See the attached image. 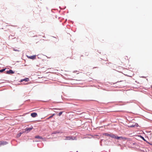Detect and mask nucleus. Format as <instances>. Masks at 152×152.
I'll use <instances>...</instances> for the list:
<instances>
[{
    "label": "nucleus",
    "instance_id": "obj_26",
    "mask_svg": "<svg viewBox=\"0 0 152 152\" xmlns=\"http://www.w3.org/2000/svg\"><path fill=\"white\" fill-rule=\"evenodd\" d=\"M150 145H152V143H151Z\"/></svg>",
    "mask_w": 152,
    "mask_h": 152
},
{
    "label": "nucleus",
    "instance_id": "obj_33",
    "mask_svg": "<svg viewBox=\"0 0 152 152\" xmlns=\"http://www.w3.org/2000/svg\"><path fill=\"white\" fill-rule=\"evenodd\" d=\"M1 116V115L0 114V116Z\"/></svg>",
    "mask_w": 152,
    "mask_h": 152
},
{
    "label": "nucleus",
    "instance_id": "obj_17",
    "mask_svg": "<svg viewBox=\"0 0 152 152\" xmlns=\"http://www.w3.org/2000/svg\"><path fill=\"white\" fill-rule=\"evenodd\" d=\"M55 115V114H53L51 115H50L48 118V119H49L50 118H52L53 117V116H54Z\"/></svg>",
    "mask_w": 152,
    "mask_h": 152
},
{
    "label": "nucleus",
    "instance_id": "obj_2",
    "mask_svg": "<svg viewBox=\"0 0 152 152\" xmlns=\"http://www.w3.org/2000/svg\"><path fill=\"white\" fill-rule=\"evenodd\" d=\"M33 129V127L32 126H31L30 127H27L25 129L24 132H27V133L30 132Z\"/></svg>",
    "mask_w": 152,
    "mask_h": 152
},
{
    "label": "nucleus",
    "instance_id": "obj_29",
    "mask_svg": "<svg viewBox=\"0 0 152 152\" xmlns=\"http://www.w3.org/2000/svg\"><path fill=\"white\" fill-rule=\"evenodd\" d=\"M143 77V78H144V77H144V76H143V77Z\"/></svg>",
    "mask_w": 152,
    "mask_h": 152
},
{
    "label": "nucleus",
    "instance_id": "obj_13",
    "mask_svg": "<svg viewBox=\"0 0 152 152\" xmlns=\"http://www.w3.org/2000/svg\"><path fill=\"white\" fill-rule=\"evenodd\" d=\"M103 135L107 136H109L110 137V134L107 133H104L103 134Z\"/></svg>",
    "mask_w": 152,
    "mask_h": 152
},
{
    "label": "nucleus",
    "instance_id": "obj_27",
    "mask_svg": "<svg viewBox=\"0 0 152 152\" xmlns=\"http://www.w3.org/2000/svg\"><path fill=\"white\" fill-rule=\"evenodd\" d=\"M100 143V145L101 146H102V143Z\"/></svg>",
    "mask_w": 152,
    "mask_h": 152
},
{
    "label": "nucleus",
    "instance_id": "obj_9",
    "mask_svg": "<svg viewBox=\"0 0 152 152\" xmlns=\"http://www.w3.org/2000/svg\"><path fill=\"white\" fill-rule=\"evenodd\" d=\"M25 132L24 131H22L21 132H20L19 133H18L17 135V137H20L21 134H23V133Z\"/></svg>",
    "mask_w": 152,
    "mask_h": 152
},
{
    "label": "nucleus",
    "instance_id": "obj_19",
    "mask_svg": "<svg viewBox=\"0 0 152 152\" xmlns=\"http://www.w3.org/2000/svg\"><path fill=\"white\" fill-rule=\"evenodd\" d=\"M6 69H2L0 70V72H2L5 71Z\"/></svg>",
    "mask_w": 152,
    "mask_h": 152
},
{
    "label": "nucleus",
    "instance_id": "obj_12",
    "mask_svg": "<svg viewBox=\"0 0 152 152\" xmlns=\"http://www.w3.org/2000/svg\"><path fill=\"white\" fill-rule=\"evenodd\" d=\"M1 141V145H5L8 144V142L7 141Z\"/></svg>",
    "mask_w": 152,
    "mask_h": 152
},
{
    "label": "nucleus",
    "instance_id": "obj_20",
    "mask_svg": "<svg viewBox=\"0 0 152 152\" xmlns=\"http://www.w3.org/2000/svg\"><path fill=\"white\" fill-rule=\"evenodd\" d=\"M53 109L54 110H62V109L61 108L58 109V108H54Z\"/></svg>",
    "mask_w": 152,
    "mask_h": 152
},
{
    "label": "nucleus",
    "instance_id": "obj_5",
    "mask_svg": "<svg viewBox=\"0 0 152 152\" xmlns=\"http://www.w3.org/2000/svg\"><path fill=\"white\" fill-rule=\"evenodd\" d=\"M36 55H33L31 56H27L28 58L32 59H34L36 58Z\"/></svg>",
    "mask_w": 152,
    "mask_h": 152
},
{
    "label": "nucleus",
    "instance_id": "obj_30",
    "mask_svg": "<svg viewBox=\"0 0 152 152\" xmlns=\"http://www.w3.org/2000/svg\"><path fill=\"white\" fill-rule=\"evenodd\" d=\"M4 83V82H1V83Z\"/></svg>",
    "mask_w": 152,
    "mask_h": 152
},
{
    "label": "nucleus",
    "instance_id": "obj_22",
    "mask_svg": "<svg viewBox=\"0 0 152 152\" xmlns=\"http://www.w3.org/2000/svg\"><path fill=\"white\" fill-rule=\"evenodd\" d=\"M13 50L14 51H19V50H18L17 49H13Z\"/></svg>",
    "mask_w": 152,
    "mask_h": 152
},
{
    "label": "nucleus",
    "instance_id": "obj_31",
    "mask_svg": "<svg viewBox=\"0 0 152 152\" xmlns=\"http://www.w3.org/2000/svg\"><path fill=\"white\" fill-rule=\"evenodd\" d=\"M99 53H100V52H99Z\"/></svg>",
    "mask_w": 152,
    "mask_h": 152
},
{
    "label": "nucleus",
    "instance_id": "obj_8",
    "mask_svg": "<svg viewBox=\"0 0 152 152\" xmlns=\"http://www.w3.org/2000/svg\"><path fill=\"white\" fill-rule=\"evenodd\" d=\"M15 73L14 72L12 69H10L9 70L7 71L6 72V74H14Z\"/></svg>",
    "mask_w": 152,
    "mask_h": 152
},
{
    "label": "nucleus",
    "instance_id": "obj_16",
    "mask_svg": "<svg viewBox=\"0 0 152 152\" xmlns=\"http://www.w3.org/2000/svg\"><path fill=\"white\" fill-rule=\"evenodd\" d=\"M135 127V124L134 125H132L128 126V127L130 128H133Z\"/></svg>",
    "mask_w": 152,
    "mask_h": 152
},
{
    "label": "nucleus",
    "instance_id": "obj_24",
    "mask_svg": "<svg viewBox=\"0 0 152 152\" xmlns=\"http://www.w3.org/2000/svg\"><path fill=\"white\" fill-rule=\"evenodd\" d=\"M102 140H100V141L99 142L100 143H102Z\"/></svg>",
    "mask_w": 152,
    "mask_h": 152
},
{
    "label": "nucleus",
    "instance_id": "obj_15",
    "mask_svg": "<svg viewBox=\"0 0 152 152\" xmlns=\"http://www.w3.org/2000/svg\"><path fill=\"white\" fill-rule=\"evenodd\" d=\"M14 36H12V35H10L9 37V39H14L15 38V37L14 38H13L12 37Z\"/></svg>",
    "mask_w": 152,
    "mask_h": 152
},
{
    "label": "nucleus",
    "instance_id": "obj_28",
    "mask_svg": "<svg viewBox=\"0 0 152 152\" xmlns=\"http://www.w3.org/2000/svg\"><path fill=\"white\" fill-rule=\"evenodd\" d=\"M1 80V81H3V80Z\"/></svg>",
    "mask_w": 152,
    "mask_h": 152
},
{
    "label": "nucleus",
    "instance_id": "obj_23",
    "mask_svg": "<svg viewBox=\"0 0 152 152\" xmlns=\"http://www.w3.org/2000/svg\"><path fill=\"white\" fill-rule=\"evenodd\" d=\"M78 72L77 71L75 70V71H74L73 72V73H76V72Z\"/></svg>",
    "mask_w": 152,
    "mask_h": 152
},
{
    "label": "nucleus",
    "instance_id": "obj_4",
    "mask_svg": "<svg viewBox=\"0 0 152 152\" xmlns=\"http://www.w3.org/2000/svg\"><path fill=\"white\" fill-rule=\"evenodd\" d=\"M138 137L141 138L144 141L146 142L148 144H149L150 145L151 143L149 142L148 141H147L143 137V136H142L141 135H139L138 136Z\"/></svg>",
    "mask_w": 152,
    "mask_h": 152
},
{
    "label": "nucleus",
    "instance_id": "obj_21",
    "mask_svg": "<svg viewBox=\"0 0 152 152\" xmlns=\"http://www.w3.org/2000/svg\"><path fill=\"white\" fill-rule=\"evenodd\" d=\"M135 126L137 127L139 126L138 124L137 123L135 124Z\"/></svg>",
    "mask_w": 152,
    "mask_h": 152
},
{
    "label": "nucleus",
    "instance_id": "obj_7",
    "mask_svg": "<svg viewBox=\"0 0 152 152\" xmlns=\"http://www.w3.org/2000/svg\"><path fill=\"white\" fill-rule=\"evenodd\" d=\"M29 79L28 78H25L24 79H21L20 81V82H23V81H25L26 82L29 81Z\"/></svg>",
    "mask_w": 152,
    "mask_h": 152
},
{
    "label": "nucleus",
    "instance_id": "obj_3",
    "mask_svg": "<svg viewBox=\"0 0 152 152\" xmlns=\"http://www.w3.org/2000/svg\"><path fill=\"white\" fill-rule=\"evenodd\" d=\"M63 133V132H62L57 131H54L53 132H52L51 134V135L53 136V134H61L62 133Z\"/></svg>",
    "mask_w": 152,
    "mask_h": 152
},
{
    "label": "nucleus",
    "instance_id": "obj_25",
    "mask_svg": "<svg viewBox=\"0 0 152 152\" xmlns=\"http://www.w3.org/2000/svg\"><path fill=\"white\" fill-rule=\"evenodd\" d=\"M1 141H0V146H1V145H1Z\"/></svg>",
    "mask_w": 152,
    "mask_h": 152
},
{
    "label": "nucleus",
    "instance_id": "obj_10",
    "mask_svg": "<svg viewBox=\"0 0 152 152\" xmlns=\"http://www.w3.org/2000/svg\"><path fill=\"white\" fill-rule=\"evenodd\" d=\"M115 139H116L117 140H122L123 139V137H118L116 136V138Z\"/></svg>",
    "mask_w": 152,
    "mask_h": 152
},
{
    "label": "nucleus",
    "instance_id": "obj_32",
    "mask_svg": "<svg viewBox=\"0 0 152 152\" xmlns=\"http://www.w3.org/2000/svg\"><path fill=\"white\" fill-rule=\"evenodd\" d=\"M76 152H78V151H76Z\"/></svg>",
    "mask_w": 152,
    "mask_h": 152
},
{
    "label": "nucleus",
    "instance_id": "obj_6",
    "mask_svg": "<svg viewBox=\"0 0 152 152\" xmlns=\"http://www.w3.org/2000/svg\"><path fill=\"white\" fill-rule=\"evenodd\" d=\"M31 115L32 117L33 118H34L37 116V113L34 112L31 113Z\"/></svg>",
    "mask_w": 152,
    "mask_h": 152
},
{
    "label": "nucleus",
    "instance_id": "obj_1",
    "mask_svg": "<svg viewBox=\"0 0 152 152\" xmlns=\"http://www.w3.org/2000/svg\"><path fill=\"white\" fill-rule=\"evenodd\" d=\"M63 139L65 140H74L77 139L76 137L72 136H64Z\"/></svg>",
    "mask_w": 152,
    "mask_h": 152
},
{
    "label": "nucleus",
    "instance_id": "obj_14",
    "mask_svg": "<svg viewBox=\"0 0 152 152\" xmlns=\"http://www.w3.org/2000/svg\"><path fill=\"white\" fill-rule=\"evenodd\" d=\"M35 138H38L39 139H42V138L39 135H37L35 136Z\"/></svg>",
    "mask_w": 152,
    "mask_h": 152
},
{
    "label": "nucleus",
    "instance_id": "obj_18",
    "mask_svg": "<svg viewBox=\"0 0 152 152\" xmlns=\"http://www.w3.org/2000/svg\"><path fill=\"white\" fill-rule=\"evenodd\" d=\"M63 111H60L59 112V113H58V115L59 116H60L62 114V113H63Z\"/></svg>",
    "mask_w": 152,
    "mask_h": 152
},
{
    "label": "nucleus",
    "instance_id": "obj_11",
    "mask_svg": "<svg viewBox=\"0 0 152 152\" xmlns=\"http://www.w3.org/2000/svg\"><path fill=\"white\" fill-rule=\"evenodd\" d=\"M110 137L115 139L116 138V135L114 134H111Z\"/></svg>",
    "mask_w": 152,
    "mask_h": 152
}]
</instances>
